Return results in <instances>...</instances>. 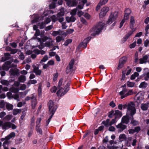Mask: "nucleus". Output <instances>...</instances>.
<instances>
[{
    "instance_id": "1",
    "label": "nucleus",
    "mask_w": 149,
    "mask_h": 149,
    "mask_svg": "<svg viewBox=\"0 0 149 149\" xmlns=\"http://www.w3.org/2000/svg\"><path fill=\"white\" fill-rule=\"evenodd\" d=\"M38 41L40 44L39 48L40 49H43L45 46L50 47L54 45L52 38L46 36L43 37L42 39L39 38Z\"/></svg>"
},
{
    "instance_id": "2",
    "label": "nucleus",
    "mask_w": 149,
    "mask_h": 149,
    "mask_svg": "<svg viewBox=\"0 0 149 149\" xmlns=\"http://www.w3.org/2000/svg\"><path fill=\"white\" fill-rule=\"evenodd\" d=\"M104 23L100 22L94 26L90 31V34L92 36H94L98 35L105 26Z\"/></svg>"
},
{
    "instance_id": "3",
    "label": "nucleus",
    "mask_w": 149,
    "mask_h": 149,
    "mask_svg": "<svg viewBox=\"0 0 149 149\" xmlns=\"http://www.w3.org/2000/svg\"><path fill=\"white\" fill-rule=\"evenodd\" d=\"M64 8H62L60 10V12L58 13L56 16L53 15L51 16L50 18L52 22H55L58 20L60 22H62L64 20V18L62 16L64 15Z\"/></svg>"
},
{
    "instance_id": "4",
    "label": "nucleus",
    "mask_w": 149,
    "mask_h": 149,
    "mask_svg": "<svg viewBox=\"0 0 149 149\" xmlns=\"http://www.w3.org/2000/svg\"><path fill=\"white\" fill-rule=\"evenodd\" d=\"M136 111L134 103L132 102L129 103L127 105V114L130 115L133 118V115L136 113Z\"/></svg>"
},
{
    "instance_id": "5",
    "label": "nucleus",
    "mask_w": 149,
    "mask_h": 149,
    "mask_svg": "<svg viewBox=\"0 0 149 149\" xmlns=\"http://www.w3.org/2000/svg\"><path fill=\"white\" fill-rule=\"evenodd\" d=\"M70 83H67L63 88L62 87L58 88L59 90L57 92L58 96H63L69 90V86Z\"/></svg>"
},
{
    "instance_id": "6",
    "label": "nucleus",
    "mask_w": 149,
    "mask_h": 149,
    "mask_svg": "<svg viewBox=\"0 0 149 149\" xmlns=\"http://www.w3.org/2000/svg\"><path fill=\"white\" fill-rule=\"evenodd\" d=\"M48 105L49 111L51 113V115H53L56 109L57 106L52 100H50L49 101Z\"/></svg>"
},
{
    "instance_id": "7",
    "label": "nucleus",
    "mask_w": 149,
    "mask_h": 149,
    "mask_svg": "<svg viewBox=\"0 0 149 149\" xmlns=\"http://www.w3.org/2000/svg\"><path fill=\"white\" fill-rule=\"evenodd\" d=\"M118 13L115 11L112 13L110 15L108 20L107 22V24H110L115 21L118 17Z\"/></svg>"
},
{
    "instance_id": "8",
    "label": "nucleus",
    "mask_w": 149,
    "mask_h": 149,
    "mask_svg": "<svg viewBox=\"0 0 149 149\" xmlns=\"http://www.w3.org/2000/svg\"><path fill=\"white\" fill-rule=\"evenodd\" d=\"M44 15H45V16H46L48 15V14L46 13V12H45L43 16L41 17H39L38 15L34 14L33 15L32 17L33 18V19L32 20V23H34L38 22L40 20H42L43 19V17Z\"/></svg>"
},
{
    "instance_id": "9",
    "label": "nucleus",
    "mask_w": 149,
    "mask_h": 149,
    "mask_svg": "<svg viewBox=\"0 0 149 149\" xmlns=\"http://www.w3.org/2000/svg\"><path fill=\"white\" fill-rule=\"evenodd\" d=\"M17 126L14 124L10 123V122H6L3 123L2 125V129L6 130L9 128H11L13 130L16 129Z\"/></svg>"
},
{
    "instance_id": "10",
    "label": "nucleus",
    "mask_w": 149,
    "mask_h": 149,
    "mask_svg": "<svg viewBox=\"0 0 149 149\" xmlns=\"http://www.w3.org/2000/svg\"><path fill=\"white\" fill-rule=\"evenodd\" d=\"M74 62V59H72L70 62L69 65L67 67L66 70V72L67 74H68L72 71Z\"/></svg>"
},
{
    "instance_id": "11",
    "label": "nucleus",
    "mask_w": 149,
    "mask_h": 149,
    "mask_svg": "<svg viewBox=\"0 0 149 149\" xmlns=\"http://www.w3.org/2000/svg\"><path fill=\"white\" fill-rule=\"evenodd\" d=\"M144 93L143 92H139L136 95V101L138 103H140L143 99Z\"/></svg>"
},
{
    "instance_id": "12",
    "label": "nucleus",
    "mask_w": 149,
    "mask_h": 149,
    "mask_svg": "<svg viewBox=\"0 0 149 149\" xmlns=\"http://www.w3.org/2000/svg\"><path fill=\"white\" fill-rule=\"evenodd\" d=\"M91 38V37H89L85 39L83 42H81L79 45V47L85 48L87 47L88 42L90 40Z\"/></svg>"
},
{
    "instance_id": "13",
    "label": "nucleus",
    "mask_w": 149,
    "mask_h": 149,
    "mask_svg": "<svg viewBox=\"0 0 149 149\" xmlns=\"http://www.w3.org/2000/svg\"><path fill=\"white\" fill-rule=\"evenodd\" d=\"M109 8L107 7H104L101 10L99 16L100 18H102L106 15L107 13L109 11Z\"/></svg>"
},
{
    "instance_id": "14",
    "label": "nucleus",
    "mask_w": 149,
    "mask_h": 149,
    "mask_svg": "<svg viewBox=\"0 0 149 149\" xmlns=\"http://www.w3.org/2000/svg\"><path fill=\"white\" fill-rule=\"evenodd\" d=\"M32 67L33 68V72L36 75H40L42 73L41 70L39 69V66L37 65H33Z\"/></svg>"
},
{
    "instance_id": "15",
    "label": "nucleus",
    "mask_w": 149,
    "mask_h": 149,
    "mask_svg": "<svg viewBox=\"0 0 149 149\" xmlns=\"http://www.w3.org/2000/svg\"><path fill=\"white\" fill-rule=\"evenodd\" d=\"M15 134L14 132H12L9 135L6 137V138L7 139L5 140L3 143V146H4L6 144L9 143V141L8 140L11 138L14 137L15 136Z\"/></svg>"
},
{
    "instance_id": "16",
    "label": "nucleus",
    "mask_w": 149,
    "mask_h": 149,
    "mask_svg": "<svg viewBox=\"0 0 149 149\" xmlns=\"http://www.w3.org/2000/svg\"><path fill=\"white\" fill-rule=\"evenodd\" d=\"M67 5L70 7H74L77 5L78 2L76 0H65Z\"/></svg>"
},
{
    "instance_id": "17",
    "label": "nucleus",
    "mask_w": 149,
    "mask_h": 149,
    "mask_svg": "<svg viewBox=\"0 0 149 149\" xmlns=\"http://www.w3.org/2000/svg\"><path fill=\"white\" fill-rule=\"evenodd\" d=\"M133 32V31H129L122 39L121 41L123 43H124L131 36Z\"/></svg>"
},
{
    "instance_id": "18",
    "label": "nucleus",
    "mask_w": 149,
    "mask_h": 149,
    "mask_svg": "<svg viewBox=\"0 0 149 149\" xmlns=\"http://www.w3.org/2000/svg\"><path fill=\"white\" fill-rule=\"evenodd\" d=\"M19 70L16 68L14 69H11L10 71V73L11 75H16L17 76H18L19 74Z\"/></svg>"
},
{
    "instance_id": "19",
    "label": "nucleus",
    "mask_w": 149,
    "mask_h": 149,
    "mask_svg": "<svg viewBox=\"0 0 149 149\" xmlns=\"http://www.w3.org/2000/svg\"><path fill=\"white\" fill-rule=\"evenodd\" d=\"M116 127L119 129V131L121 132L123 131L126 128V126L125 125H123L122 123H120L116 125Z\"/></svg>"
},
{
    "instance_id": "20",
    "label": "nucleus",
    "mask_w": 149,
    "mask_h": 149,
    "mask_svg": "<svg viewBox=\"0 0 149 149\" xmlns=\"http://www.w3.org/2000/svg\"><path fill=\"white\" fill-rule=\"evenodd\" d=\"M148 56L147 55L144 56L142 58L140 59V63L141 64H143L146 63L148 61Z\"/></svg>"
},
{
    "instance_id": "21",
    "label": "nucleus",
    "mask_w": 149,
    "mask_h": 149,
    "mask_svg": "<svg viewBox=\"0 0 149 149\" xmlns=\"http://www.w3.org/2000/svg\"><path fill=\"white\" fill-rule=\"evenodd\" d=\"M119 94L121 96V98L123 99L127 96V89H124L119 93Z\"/></svg>"
},
{
    "instance_id": "22",
    "label": "nucleus",
    "mask_w": 149,
    "mask_h": 149,
    "mask_svg": "<svg viewBox=\"0 0 149 149\" xmlns=\"http://www.w3.org/2000/svg\"><path fill=\"white\" fill-rule=\"evenodd\" d=\"M128 115L124 116L122 118L121 122L123 123L127 124L129 122V119Z\"/></svg>"
},
{
    "instance_id": "23",
    "label": "nucleus",
    "mask_w": 149,
    "mask_h": 149,
    "mask_svg": "<svg viewBox=\"0 0 149 149\" xmlns=\"http://www.w3.org/2000/svg\"><path fill=\"white\" fill-rule=\"evenodd\" d=\"M86 2L87 0H82L81 1L79 2V4L77 8L80 9H82L84 4L86 3Z\"/></svg>"
},
{
    "instance_id": "24",
    "label": "nucleus",
    "mask_w": 149,
    "mask_h": 149,
    "mask_svg": "<svg viewBox=\"0 0 149 149\" xmlns=\"http://www.w3.org/2000/svg\"><path fill=\"white\" fill-rule=\"evenodd\" d=\"M149 107V102L145 104H142L141 105V108L142 109L145 111L148 109Z\"/></svg>"
},
{
    "instance_id": "25",
    "label": "nucleus",
    "mask_w": 149,
    "mask_h": 149,
    "mask_svg": "<svg viewBox=\"0 0 149 149\" xmlns=\"http://www.w3.org/2000/svg\"><path fill=\"white\" fill-rule=\"evenodd\" d=\"M37 104L36 99L34 97L31 98V104L33 109H34Z\"/></svg>"
},
{
    "instance_id": "26",
    "label": "nucleus",
    "mask_w": 149,
    "mask_h": 149,
    "mask_svg": "<svg viewBox=\"0 0 149 149\" xmlns=\"http://www.w3.org/2000/svg\"><path fill=\"white\" fill-rule=\"evenodd\" d=\"M66 19L68 22H74L75 21L76 18L74 16H72L71 17H66Z\"/></svg>"
},
{
    "instance_id": "27",
    "label": "nucleus",
    "mask_w": 149,
    "mask_h": 149,
    "mask_svg": "<svg viewBox=\"0 0 149 149\" xmlns=\"http://www.w3.org/2000/svg\"><path fill=\"white\" fill-rule=\"evenodd\" d=\"M107 147L108 149H122V148L120 146L110 145H108Z\"/></svg>"
},
{
    "instance_id": "28",
    "label": "nucleus",
    "mask_w": 149,
    "mask_h": 149,
    "mask_svg": "<svg viewBox=\"0 0 149 149\" xmlns=\"http://www.w3.org/2000/svg\"><path fill=\"white\" fill-rule=\"evenodd\" d=\"M126 139V135L124 134H120L119 137V139L120 141L125 140Z\"/></svg>"
},
{
    "instance_id": "29",
    "label": "nucleus",
    "mask_w": 149,
    "mask_h": 149,
    "mask_svg": "<svg viewBox=\"0 0 149 149\" xmlns=\"http://www.w3.org/2000/svg\"><path fill=\"white\" fill-rule=\"evenodd\" d=\"M10 67V65L8 62L4 64L2 67V69L4 70H8Z\"/></svg>"
},
{
    "instance_id": "30",
    "label": "nucleus",
    "mask_w": 149,
    "mask_h": 149,
    "mask_svg": "<svg viewBox=\"0 0 149 149\" xmlns=\"http://www.w3.org/2000/svg\"><path fill=\"white\" fill-rule=\"evenodd\" d=\"M115 118H120L122 116L121 112L119 110H117L115 111Z\"/></svg>"
},
{
    "instance_id": "31",
    "label": "nucleus",
    "mask_w": 149,
    "mask_h": 149,
    "mask_svg": "<svg viewBox=\"0 0 149 149\" xmlns=\"http://www.w3.org/2000/svg\"><path fill=\"white\" fill-rule=\"evenodd\" d=\"M40 34V31L39 30H36L34 36L33 37V38L34 39L37 40L38 41V39L39 38H37V37L39 36Z\"/></svg>"
},
{
    "instance_id": "32",
    "label": "nucleus",
    "mask_w": 149,
    "mask_h": 149,
    "mask_svg": "<svg viewBox=\"0 0 149 149\" xmlns=\"http://www.w3.org/2000/svg\"><path fill=\"white\" fill-rule=\"evenodd\" d=\"M26 76L24 75H21L19 78L18 80L21 82H24L26 80Z\"/></svg>"
},
{
    "instance_id": "33",
    "label": "nucleus",
    "mask_w": 149,
    "mask_h": 149,
    "mask_svg": "<svg viewBox=\"0 0 149 149\" xmlns=\"http://www.w3.org/2000/svg\"><path fill=\"white\" fill-rule=\"evenodd\" d=\"M147 85L148 84L147 83L145 82H143L140 84L139 87L140 88H145L147 86Z\"/></svg>"
},
{
    "instance_id": "34",
    "label": "nucleus",
    "mask_w": 149,
    "mask_h": 149,
    "mask_svg": "<svg viewBox=\"0 0 149 149\" xmlns=\"http://www.w3.org/2000/svg\"><path fill=\"white\" fill-rule=\"evenodd\" d=\"M6 108L8 111L11 110L13 109V105L9 103H7L6 105Z\"/></svg>"
},
{
    "instance_id": "35",
    "label": "nucleus",
    "mask_w": 149,
    "mask_h": 149,
    "mask_svg": "<svg viewBox=\"0 0 149 149\" xmlns=\"http://www.w3.org/2000/svg\"><path fill=\"white\" fill-rule=\"evenodd\" d=\"M35 53L37 54H40L43 55L45 54V51L43 50H36L35 51Z\"/></svg>"
},
{
    "instance_id": "36",
    "label": "nucleus",
    "mask_w": 149,
    "mask_h": 149,
    "mask_svg": "<svg viewBox=\"0 0 149 149\" xmlns=\"http://www.w3.org/2000/svg\"><path fill=\"white\" fill-rule=\"evenodd\" d=\"M109 121V119H107L105 121H103L102 123L106 126L108 127L111 125Z\"/></svg>"
},
{
    "instance_id": "37",
    "label": "nucleus",
    "mask_w": 149,
    "mask_h": 149,
    "mask_svg": "<svg viewBox=\"0 0 149 149\" xmlns=\"http://www.w3.org/2000/svg\"><path fill=\"white\" fill-rule=\"evenodd\" d=\"M127 59V57H123L120 59L119 62L124 64L126 62Z\"/></svg>"
},
{
    "instance_id": "38",
    "label": "nucleus",
    "mask_w": 149,
    "mask_h": 149,
    "mask_svg": "<svg viewBox=\"0 0 149 149\" xmlns=\"http://www.w3.org/2000/svg\"><path fill=\"white\" fill-rule=\"evenodd\" d=\"M135 85L134 83L128 81L127 83V86L130 87H133Z\"/></svg>"
},
{
    "instance_id": "39",
    "label": "nucleus",
    "mask_w": 149,
    "mask_h": 149,
    "mask_svg": "<svg viewBox=\"0 0 149 149\" xmlns=\"http://www.w3.org/2000/svg\"><path fill=\"white\" fill-rule=\"evenodd\" d=\"M40 126H36V129L37 132L39 134H42V129L40 128Z\"/></svg>"
},
{
    "instance_id": "40",
    "label": "nucleus",
    "mask_w": 149,
    "mask_h": 149,
    "mask_svg": "<svg viewBox=\"0 0 149 149\" xmlns=\"http://www.w3.org/2000/svg\"><path fill=\"white\" fill-rule=\"evenodd\" d=\"M21 112V110L18 109H15L13 111V114L14 115H16L18 113H19Z\"/></svg>"
},
{
    "instance_id": "41",
    "label": "nucleus",
    "mask_w": 149,
    "mask_h": 149,
    "mask_svg": "<svg viewBox=\"0 0 149 149\" xmlns=\"http://www.w3.org/2000/svg\"><path fill=\"white\" fill-rule=\"evenodd\" d=\"M46 24L44 23H43V22L41 23H39L38 24V26H39L40 28V29H42L44 28L45 26V25Z\"/></svg>"
},
{
    "instance_id": "42",
    "label": "nucleus",
    "mask_w": 149,
    "mask_h": 149,
    "mask_svg": "<svg viewBox=\"0 0 149 149\" xmlns=\"http://www.w3.org/2000/svg\"><path fill=\"white\" fill-rule=\"evenodd\" d=\"M139 75V74L138 72H135L131 75L130 79L132 80L134 79L136 77H138Z\"/></svg>"
},
{
    "instance_id": "43",
    "label": "nucleus",
    "mask_w": 149,
    "mask_h": 149,
    "mask_svg": "<svg viewBox=\"0 0 149 149\" xmlns=\"http://www.w3.org/2000/svg\"><path fill=\"white\" fill-rule=\"evenodd\" d=\"M10 90L12 92L16 93L18 92L19 91V89L18 88H15L14 87H12L10 88Z\"/></svg>"
},
{
    "instance_id": "44",
    "label": "nucleus",
    "mask_w": 149,
    "mask_h": 149,
    "mask_svg": "<svg viewBox=\"0 0 149 149\" xmlns=\"http://www.w3.org/2000/svg\"><path fill=\"white\" fill-rule=\"evenodd\" d=\"M72 42V40L71 39H68L65 40L64 44V45L65 46H67L69 44L71 43Z\"/></svg>"
},
{
    "instance_id": "45",
    "label": "nucleus",
    "mask_w": 149,
    "mask_h": 149,
    "mask_svg": "<svg viewBox=\"0 0 149 149\" xmlns=\"http://www.w3.org/2000/svg\"><path fill=\"white\" fill-rule=\"evenodd\" d=\"M6 49L9 51H10L11 52V54H15L17 52V50L16 49H11V48L9 47H7Z\"/></svg>"
},
{
    "instance_id": "46",
    "label": "nucleus",
    "mask_w": 149,
    "mask_h": 149,
    "mask_svg": "<svg viewBox=\"0 0 149 149\" xmlns=\"http://www.w3.org/2000/svg\"><path fill=\"white\" fill-rule=\"evenodd\" d=\"M63 79H61L59 81L58 84V88H61V87H63Z\"/></svg>"
},
{
    "instance_id": "47",
    "label": "nucleus",
    "mask_w": 149,
    "mask_h": 149,
    "mask_svg": "<svg viewBox=\"0 0 149 149\" xmlns=\"http://www.w3.org/2000/svg\"><path fill=\"white\" fill-rule=\"evenodd\" d=\"M77 9L74 8L73 9L71 10L70 12V14L72 16L75 15H76V13L77 12Z\"/></svg>"
},
{
    "instance_id": "48",
    "label": "nucleus",
    "mask_w": 149,
    "mask_h": 149,
    "mask_svg": "<svg viewBox=\"0 0 149 149\" xmlns=\"http://www.w3.org/2000/svg\"><path fill=\"white\" fill-rule=\"evenodd\" d=\"M115 111L112 110L109 112V117L110 118H111L113 116H115Z\"/></svg>"
},
{
    "instance_id": "49",
    "label": "nucleus",
    "mask_w": 149,
    "mask_h": 149,
    "mask_svg": "<svg viewBox=\"0 0 149 149\" xmlns=\"http://www.w3.org/2000/svg\"><path fill=\"white\" fill-rule=\"evenodd\" d=\"M108 0H100L99 3V4L102 6L106 3Z\"/></svg>"
},
{
    "instance_id": "50",
    "label": "nucleus",
    "mask_w": 149,
    "mask_h": 149,
    "mask_svg": "<svg viewBox=\"0 0 149 149\" xmlns=\"http://www.w3.org/2000/svg\"><path fill=\"white\" fill-rule=\"evenodd\" d=\"M13 118V116L12 115H7L5 118L4 119L5 120L9 121Z\"/></svg>"
},
{
    "instance_id": "51",
    "label": "nucleus",
    "mask_w": 149,
    "mask_h": 149,
    "mask_svg": "<svg viewBox=\"0 0 149 149\" xmlns=\"http://www.w3.org/2000/svg\"><path fill=\"white\" fill-rule=\"evenodd\" d=\"M58 76V73L56 72L55 74H53V80L54 81H56L57 79Z\"/></svg>"
},
{
    "instance_id": "52",
    "label": "nucleus",
    "mask_w": 149,
    "mask_h": 149,
    "mask_svg": "<svg viewBox=\"0 0 149 149\" xmlns=\"http://www.w3.org/2000/svg\"><path fill=\"white\" fill-rule=\"evenodd\" d=\"M12 97L17 100L18 101H20L19 95L17 94L13 95Z\"/></svg>"
},
{
    "instance_id": "53",
    "label": "nucleus",
    "mask_w": 149,
    "mask_h": 149,
    "mask_svg": "<svg viewBox=\"0 0 149 149\" xmlns=\"http://www.w3.org/2000/svg\"><path fill=\"white\" fill-rule=\"evenodd\" d=\"M37 83V81L35 79L30 80L28 83L27 84H34Z\"/></svg>"
},
{
    "instance_id": "54",
    "label": "nucleus",
    "mask_w": 149,
    "mask_h": 149,
    "mask_svg": "<svg viewBox=\"0 0 149 149\" xmlns=\"http://www.w3.org/2000/svg\"><path fill=\"white\" fill-rule=\"evenodd\" d=\"M5 56L4 57H2V58H5V59H4V60H3V61H4L6 60H7L8 59L9 57V56H10V54L9 53H6L4 54Z\"/></svg>"
},
{
    "instance_id": "55",
    "label": "nucleus",
    "mask_w": 149,
    "mask_h": 149,
    "mask_svg": "<svg viewBox=\"0 0 149 149\" xmlns=\"http://www.w3.org/2000/svg\"><path fill=\"white\" fill-rule=\"evenodd\" d=\"M61 31V30H59L58 31H54L53 32L52 35L53 36H55L59 34L60 33Z\"/></svg>"
},
{
    "instance_id": "56",
    "label": "nucleus",
    "mask_w": 149,
    "mask_h": 149,
    "mask_svg": "<svg viewBox=\"0 0 149 149\" xmlns=\"http://www.w3.org/2000/svg\"><path fill=\"white\" fill-rule=\"evenodd\" d=\"M48 56L47 55L45 56L41 60L40 63H41L42 62H45L46 61L48 60Z\"/></svg>"
},
{
    "instance_id": "57",
    "label": "nucleus",
    "mask_w": 149,
    "mask_h": 149,
    "mask_svg": "<svg viewBox=\"0 0 149 149\" xmlns=\"http://www.w3.org/2000/svg\"><path fill=\"white\" fill-rule=\"evenodd\" d=\"M126 71L123 70L122 71V76L121 80H124L125 78Z\"/></svg>"
},
{
    "instance_id": "58",
    "label": "nucleus",
    "mask_w": 149,
    "mask_h": 149,
    "mask_svg": "<svg viewBox=\"0 0 149 149\" xmlns=\"http://www.w3.org/2000/svg\"><path fill=\"white\" fill-rule=\"evenodd\" d=\"M136 41H134L133 43L129 45V47L130 49L134 48L136 46Z\"/></svg>"
},
{
    "instance_id": "59",
    "label": "nucleus",
    "mask_w": 149,
    "mask_h": 149,
    "mask_svg": "<svg viewBox=\"0 0 149 149\" xmlns=\"http://www.w3.org/2000/svg\"><path fill=\"white\" fill-rule=\"evenodd\" d=\"M130 119H132V120L131 121V123L134 125H137L138 123V122L137 121L135 120H133V118H132V117L130 116Z\"/></svg>"
},
{
    "instance_id": "60",
    "label": "nucleus",
    "mask_w": 149,
    "mask_h": 149,
    "mask_svg": "<svg viewBox=\"0 0 149 149\" xmlns=\"http://www.w3.org/2000/svg\"><path fill=\"white\" fill-rule=\"evenodd\" d=\"M41 120V118H37L36 122V126H40V123Z\"/></svg>"
},
{
    "instance_id": "61",
    "label": "nucleus",
    "mask_w": 149,
    "mask_h": 149,
    "mask_svg": "<svg viewBox=\"0 0 149 149\" xmlns=\"http://www.w3.org/2000/svg\"><path fill=\"white\" fill-rule=\"evenodd\" d=\"M1 82L3 85H6L8 84V81L5 80H1Z\"/></svg>"
},
{
    "instance_id": "62",
    "label": "nucleus",
    "mask_w": 149,
    "mask_h": 149,
    "mask_svg": "<svg viewBox=\"0 0 149 149\" xmlns=\"http://www.w3.org/2000/svg\"><path fill=\"white\" fill-rule=\"evenodd\" d=\"M28 91H25L22 92L20 93V94L21 95V98H23L24 96H22L23 95V96H24L25 95H26V94L27 93Z\"/></svg>"
},
{
    "instance_id": "63",
    "label": "nucleus",
    "mask_w": 149,
    "mask_h": 149,
    "mask_svg": "<svg viewBox=\"0 0 149 149\" xmlns=\"http://www.w3.org/2000/svg\"><path fill=\"white\" fill-rule=\"evenodd\" d=\"M131 12V11L130 9L129 8H127L125 10V13L129 15Z\"/></svg>"
},
{
    "instance_id": "64",
    "label": "nucleus",
    "mask_w": 149,
    "mask_h": 149,
    "mask_svg": "<svg viewBox=\"0 0 149 149\" xmlns=\"http://www.w3.org/2000/svg\"><path fill=\"white\" fill-rule=\"evenodd\" d=\"M135 23L134 19L133 17H131L130 19V24L133 25Z\"/></svg>"
}]
</instances>
